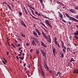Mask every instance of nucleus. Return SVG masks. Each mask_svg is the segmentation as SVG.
<instances>
[{
	"mask_svg": "<svg viewBox=\"0 0 78 78\" xmlns=\"http://www.w3.org/2000/svg\"><path fill=\"white\" fill-rule=\"evenodd\" d=\"M40 2L41 3H43V2H42V0H40Z\"/></svg>",
	"mask_w": 78,
	"mask_h": 78,
	"instance_id": "obj_47",
	"label": "nucleus"
},
{
	"mask_svg": "<svg viewBox=\"0 0 78 78\" xmlns=\"http://www.w3.org/2000/svg\"><path fill=\"white\" fill-rule=\"evenodd\" d=\"M26 64H27L26 63H25L23 65L24 67H25V66H26Z\"/></svg>",
	"mask_w": 78,
	"mask_h": 78,
	"instance_id": "obj_41",
	"label": "nucleus"
},
{
	"mask_svg": "<svg viewBox=\"0 0 78 78\" xmlns=\"http://www.w3.org/2000/svg\"><path fill=\"white\" fill-rule=\"evenodd\" d=\"M62 21H63V22H65V23H66V20H64V19H62Z\"/></svg>",
	"mask_w": 78,
	"mask_h": 78,
	"instance_id": "obj_34",
	"label": "nucleus"
},
{
	"mask_svg": "<svg viewBox=\"0 0 78 78\" xmlns=\"http://www.w3.org/2000/svg\"><path fill=\"white\" fill-rule=\"evenodd\" d=\"M41 51L43 55V56H44V57H45V58H46V53L44 52V50L42 49H41Z\"/></svg>",
	"mask_w": 78,
	"mask_h": 78,
	"instance_id": "obj_2",
	"label": "nucleus"
},
{
	"mask_svg": "<svg viewBox=\"0 0 78 78\" xmlns=\"http://www.w3.org/2000/svg\"><path fill=\"white\" fill-rule=\"evenodd\" d=\"M11 45H12V46H13V47L16 48V47H15V46H14V45H13V44H12Z\"/></svg>",
	"mask_w": 78,
	"mask_h": 78,
	"instance_id": "obj_43",
	"label": "nucleus"
},
{
	"mask_svg": "<svg viewBox=\"0 0 78 78\" xmlns=\"http://www.w3.org/2000/svg\"><path fill=\"white\" fill-rule=\"evenodd\" d=\"M25 11L26 14H28V12H27V10L26 9H25Z\"/></svg>",
	"mask_w": 78,
	"mask_h": 78,
	"instance_id": "obj_35",
	"label": "nucleus"
},
{
	"mask_svg": "<svg viewBox=\"0 0 78 78\" xmlns=\"http://www.w3.org/2000/svg\"><path fill=\"white\" fill-rule=\"evenodd\" d=\"M35 13L36 14H37V15L38 14V13L37 12V11H35Z\"/></svg>",
	"mask_w": 78,
	"mask_h": 78,
	"instance_id": "obj_48",
	"label": "nucleus"
},
{
	"mask_svg": "<svg viewBox=\"0 0 78 78\" xmlns=\"http://www.w3.org/2000/svg\"><path fill=\"white\" fill-rule=\"evenodd\" d=\"M75 18L76 19H78V15H76V16H75Z\"/></svg>",
	"mask_w": 78,
	"mask_h": 78,
	"instance_id": "obj_31",
	"label": "nucleus"
},
{
	"mask_svg": "<svg viewBox=\"0 0 78 78\" xmlns=\"http://www.w3.org/2000/svg\"><path fill=\"white\" fill-rule=\"evenodd\" d=\"M45 22L47 24V25H48L49 23V22H48V21L47 20H46L45 21Z\"/></svg>",
	"mask_w": 78,
	"mask_h": 78,
	"instance_id": "obj_25",
	"label": "nucleus"
},
{
	"mask_svg": "<svg viewBox=\"0 0 78 78\" xmlns=\"http://www.w3.org/2000/svg\"><path fill=\"white\" fill-rule=\"evenodd\" d=\"M55 51H56V49H55L54 48L53 49V54H54L55 56Z\"/></svg>",
	"mask_w": 78,
	"mask_h": 78,
	"instance_id": "obj_20",
	"label": "nucleus"
},
{
	"mask_svg": "<svg viewBox=\"0 0 78 78\" xmlns=\"http://www.w3.org/2000/svg\"><path fill=\"white\" fill-rule=\"evenodd\" d=\"M28 72H29V70L27 71L26 72V73H28Z\"/></svg>",
	"mask_w": 78,
	"mask_h": 78,
	"instance_id": "obj_60",
	"label": "nucleus"
},
{
	"mask_svg": "<svg viewBox=\"0 0 78 78\" xmlns=\"http://www.w3.org/2000/svg\"><path fill=\"white\" fill-rule=\"evenodd\" d=\"M48 25L49 27H50V28H52V26H51V24H50L49 23L48 24Z\"/></svg>",
	"mask_w": 78,
	"mask_h": 78,
	"instance_id": "obj_23",
	"label": "nucleus"
},
{
	"mask_svg": "<svg viewBox=\"0 0 78 78\" xmlns=\"http://www.w3.org/2000/svg\"><path fill=\"white\" fill-rule=\"evenodd\" d=\"M74 73H78V69H76L74 70L73 71Z\"/></svg>",
	"mask_w": 78,
	"mask_h": 78,
	"instance_id": "obj_10",
	"label": "nucleus"
},
{
	"mask_svg": "<svg viewBox=\"0 0 78 78\" xmlns=\"http://www.w3.org/2000/svg\"><path fill=\"white\" fill-rule=\"evenodd\" d=\"M19 14L20 16H22V12H20L19 13Z\"/></svg>",
	"mask_w": 78,
	"mask_h": 78,
	"instance_id": "obj_27",
	"label": "nucleus"
},
{
	"mask_svg": "<svg viewBox=\"0 0 78 78\" xmlns=\"http://www.w3.org/2000/svg\"><path fill=\"white\" fill-rule=\"evenodd\" d=\"M34 40L35 41H37V38H34Z\"/></svg>",
	"mask_w": 78,
	"mask_h": 78,
	"instance_id": "obj_45",
	"label": "nucleus"
},
{
	"mask_svg": "<svg viewBox=\"0 0 78 78\" xmlns=\"http://www.w3.org/2000/svg\"><path fill=\"white\" fill-rule=\"evenodd\" d=\"M42 34L43 35L44 37H45V39H48V37H47V35H45V34L44 33L43 31H42Z\"/></svg>",
	"mask_w": 78,
	"mask_h": 78,
	"instance_id": "obj_5",
	"label": "nucleus"
},
{
	"mask_svg": "<svg viewBox=\"0 0 78 78\" xmlns=\"http://www.w3.org/2000/svg\"><path fill=\"white\" fill-rule=\"evenodd\" d=\"M61 73H60V72H58V76L59 77V76H60V75H61Z\"/></svg>",
	"mask_w": 78,
	"mask_h": 78,
	"instance_id": "obj_28",
	"label": "nucleus"
},
{
	"mask_svg": "<svg viewBox=\"0 0 78 78\" xmlns=\"http://www.w3.org/2000/svg\"><path fill=\"white\" fill-rule=\"evenodd\" d=\"M57 3L58 4V5H61V4H62V3L61 2H59V1H58L57 2Z\"/></svg>",
	"mask_w": 78,
	"mask_h": 78,
	"instance_id": "obj_21",
	"label": "nucleus"
},
{
	"mask_svg": "<svg viewBox=\"0 0 78 78\" xmlns=\"http://www.w3.org/2000/svg\"><path fill=\"white\" fill-rule=\"evenodd\" d=\"M20 46H21V45L20 44H19L18 45V47H20Z\"/></svg>",
	"mask_w": 78,
	"mask_h": 78,
	"instance_id": "obj_58",
	"label": "nucleus"
},
{
	"mask_svg": "<svg viewBox=\"0 0 78 78\" xmlns=\"http://www.w3.org/2000/svg\"><path fill=\"white\" fill-rule=\"evenodd\" d=\"M4 3H5V4H6V5H7L9 8L10 9H11V7H10L9 5H8V4H7V3H6V2H4L3 4H4Z\"/></svg>",
	"mask_w": 78,
	"mask_h": 78,
	"instance_id": "obj_13",
	"label": "nucleus"
},
{
	"mask_svg": "<svg viewBox=\"0 0 78 78\" xmlns=\"http://www.w3.org/2000/svg\"><path fill=\"white\" fill-rule=\"evenodd\" d=\"M74 8L75 9H78V7L76 6L74 7Z\"/></svg>",
	"mask_w": 78,
	"mask_h": 78,
	"instance_id": "obj_30",
	"label": "nucleus"
},
{
	"mask_svg": "<svg viewBox=\"0 0 78 78\" xmlns=\"http://www.w3.org/2000/svg\"><path fill=\"white\" fill-rule=\"evenodd\" d=\"M35 31H36L37 32V33L39 35V36H40V35H41V33H40V32H39L38 31V30H37V29H35Z\"/></svg>",
	"mask_w": 78,
	"mask_h": 78,
	"instance_id": "obj_14",
	"label": "nucleus"
},
{
	"mask_svg": "<svg viewBox=\"0 0 78 78\" xmlns=\"http://www.w3.org/2000/svg\"><path fill=\"white\" fill-rule=\"evenodd\" d=\"M63 48H64V49H65V50H66V49H67L66 47L65 46H64V47H63Z\"/></svg>",
	"mask_w": 78,
	"mask_h": 78,
	"instance_id": "obj_50",
	"label": "nucleus"
},
{
	"mask_svg": "<svg viewBox=\"0 0 78 78\" xmlns=\"http://www.w3.org/2000/svg\"><path fill=\"white\" fill-rule=\"evenodd\" d=\"M69 48H67V51L68 52V50H69Z\"/></svg>",
	"mask_w": 78,
	"mask_h": 78,
	"instance_id": "obj_57",
	"label": "nucleus"
},
{
	"mask_svg": "<svg viewBox=\"0 0 78 78\" xmlns=\"http://www.w3.org/2000/svg\"><path fill=\"white\" fill-rule=\"evenodd\" d=\"M44 30H45V31H46V32H47V31H47L46 30V29H44Z\"/></svg>",
	"mask_w": 78,
	"mask_h": 78,
	"instance_id": "obj_59",
	"label": "nucleus"
},
{
	"mask_svg": "<svg viewBox=\"0 0 78 78\" xmlns=\"http://www.w3.org/2000/svg\"><path fill=\"white\" fill-rule=\"evenodd\" d=\"M72 36H71L69 37V39H71V40H72Z\"/></svg>",
	"mask_w": 78,
	"mask_h": 78,
	"instance_id": "obj_51",
	"label": "nucleus"
},
{
	"mask_svg": "<svg viewBox=\"0 0 78 78\" xmlns=\"http://www.w3.org/2000/svg\"><path fill=\"white\" fill-rule=\"evenodd\" d=\"M41 76H42V77H43L44 78H45V76H44V72H41Z\"/></svg>",
	"mask_w": 78,
	"mask_h": 78,
	"instance_id": "obj_19",
	"label": "nucleus"
},
{
	"mask_svg": "<svg viewBox=\"0 0 78 78\" xmlns=\"http://www.w3.org/2000/svg\"><path fill=\"white\" fill-rule=\"evenodd\" d=\"M21 24L22 25H23V26H24V27H26V25H25V24L23 22V21H21Z\"/></svg>",
	"mask_w": 78,
	"mask_h": 78,
	"instance_id": "obj_12",
	"label": "nucleus"
},
{
	"mask_svg": "<svg viewBox=\"0 0 78 78\" xmlns=\"http://www.w3.org/2000/svg\"><path fill=\"white\" fill-rule=\"evenodd\" d=\"M46 40L47 41V42H50V43H51V38L50 37H49V38H47L46 39Z\"/></svg>",
	"mask_w": 78,
	"mask_h": 78,
	"instance_id": "obj_7",
	"label": "nucleus"
},
{
	"mask_svg": "<svg viewBox=\"0 0 78 78\" xmlns=\"http://www.w3.org/2000/svg\"><path fill=\"white\" fill-rule=\"evenodd\" d=\"M76 27H77V28H78V25H76Z\"/></svg>",
	"mask_w": 78,
	"mask_h": 78,
	"instance_id": "obj_64",
	"label": "nucleus"
},
{
	"mask_svg": "<svg viewBox=\"0 0 78 78\" xmlns=\"http://www.w3.org/2000/svg\"><path fill=\"white\" fill-rule=\"evenodd\" d=\"M60 55H61L60 57L62 58H64V54L63 53L61 54V53H60Z\"/></svg>",
	"mask_w": 78,
	"mask_h": 78,
	"instance_id": "obj_17",
	"label": "nucleus"
},
{
	"mask_svg": "<svg viewBox=\"0 0 78 78\" xmlns=\"http://www.w3.org/2000/svg\"><path fill=\"white\" fill-rule=\"evenodd\" d=\"M74 34L75 35H78V32L74 33Z\"/></svg>",
	"mask_w": 78,
	"mask_h": 78,
	"instance_id": "obj_29",
	"label": "nucleus"
},
{
	"mask_svg": "<svg viewBox=\"0 0 78 78\" xmlns=\"http://www.w3.org/2000/svg\"><path fill=\"white\" fill-rule=\"evenodd\" d=\"M19 58H20V59L21 60H23V59H24V57H22V58L20 57Z\"/></svg>",
	"mask_w": 78,
	"mask_h": 78,
	"instance_id": "obj_24",
	"label": "nucleus"
},
{
	"mask_svg": "<svg viewBox=\"0 0 78 78\" xmlns=\"http://www.w3.org/2000/svg\"><path fill=\"white\" fill-rule=\"evenodd\" d=\"M65 15L66 16V17H68V18H69V19L70 17V16H69V14H68L67 13H65Z\"/></svg>",
	"mask_w": 78,
	"mask_h": 78,
	"instance_id": "obj_16",
	"label": "nucleus"
},
{
	"mask_svg": "<svg viewBox=\"0 0 78 78\" xmlns=\"http://www.w3.org/2000/svg\"><path fill=\"white\" fill-rule=\"evenodd\" d=\"M30 8L32 9H34V8H33V7H32V6H30Z\"/></svg>",
	"mask_w": 78,
	"mask_h": 78,
	"instance_id": "obj_38",
	"label": "nucleus"
},
{
	"mask_svg": "<svg viewBox=\"0 0 78 78\" xmlns=\"http://www.w3.org/2000/svg\"><path fill=\"white\" fill-rule=\"evenodd\" d=\"M32 51H33V49H31L30 50V53H31V52H32Z\"/></svg>",
	"mask_w": 78,
	"mask_h": 78,
	"instance_id": "obj_52",
	"label": "nucleus"
},
{
	"mask_svg": "<svg viewBox=\"0 0 78 78\" xmlns=\"http://www.w3.org/2000/svg\"><path fill=\"white\" fill-rule=\"evenodd\" d=\"M62 48H64V44L63 42H62Z\"/></svg>",
	"mask_w": 78,
	"mask_h": 78,
	"instance_id": "obj_22",
	"label": "nucleus"
},
{
	"mask_svg": "<svg viewBox=\"0 0 78 78\" xmlns=\"http://www.w3.org/2000/svg\"><path fill=\"white\" fill-rule=\"evenodd\" d=\"M61 5H62V6H64V4H63L62 3L61 4Z\"/></svg>",
	"mask_w": 78,
	"mask_h": 78,
	"instance_id": "obj_63",
	"label": "nucleus"
},
{
	"mask_svg": "<svg viewBox=\"0 0 78 78\" xmlns=\"http://www.w3.org/2000/svg\"><path fill=\"white\" fill-rule=\"evenodd\" d=\"M7 55H9V52L8 51L7 52Z\"/></svg>",
	"mask_w": 78,
	"mask_h": 78,
	"instance_id": "obj_53",
	"label": "nucleus"
},
{
	"mask_svg": "<svg viewBox=\"0 0 78 78\" xmlns=\"http://www.w3.org/2000/svg\"><path fill=\"white\" fill-rule=\"evenodd\" d=\"M69 50L70 51H71L72 52V51L70 50V48H69Z\"/></svg>",
	"mask_w": 78,
	"mask_h": 78,
	"instance_id": "obj_61",
	"label": "nucleus"
},
{
	"mask_svg": "<svg viewBox=\"0 0 78 78\" xmlns=\"http://www.w3.org/2000/svg\"><path fill=\"white\" fill-rule=\"evenodd\" d=\"M41 24H42V25H43L44 26V27H45V28H46V27H45V24H44V23H42Z\"/></svg>",
	"mask_w": 78,
	"mask_h": 78,
	"instance_id": "obj_33",
	"label": "nucleus"
},
{
	"mask_svg": "<svg viewBox=\"0 0 78 78\" xmlns=\"http://www.w3.org/2000/svg\"><path fill=\"white\" fill-rule=\"evenodd\" d=\"M69 11H70L71 12H72V13H73L74 14H76V11L75 10L71 9H70L69 10Z\"/></svg>",
	"mask_w": 78,
	"mask_h": 78,
	"instance_id": "obj_4",
	"label": "nucleus"
},
{
	"mask_svg": "<svg viewBox=\"0 0 78 78\" xmlns=\"http://www.w3.org/2000/svg\"><path fill=\"white\" fill-rule=\"evenodd\" d=\"M2 61L5 65H6V64H5V62H4V61H3V60H2Z\"/></svg>",
	"mask_w": 78,
	"mask_h": 78,
	"instance_id": "obj_40",
	"label": "nucleus"
},
{
	"mask_svg": "<svg viewBox=\"0 0 78 78\" xmlns=\"http://www.w3.org/2000/svg\"><path fill=\"white\" fill-rule=\"evenodd\" d=\"M46 67L47 69V70H48V66H46Z\"/></svg>",
	"mask_w": 78,
	"mask_h": 78,
	"instance_id": "obj_46",
	"label": "nucleus"
},
{
	"mask_svg": "<svg viewBox=\"0 0 78 78\" xmlns=\"http://www.w3.org/2000/svg\"><path fill=\"white\" fill-rule=\"evenodd\" d=\"M58 13L59 14V17L61 18L62 19H63V15L60 13V12H58Z\"/></svg>",
	"mask_w": 78,
	"mask_h": 78,
	"instance_id": "obj_6",
	"label": "nucleus"
},
{
	"mask_svg": "<svg viewBox=\"0 0 78 78\" xmlns=\"http://www.w3.org/2000/svg\"><path fill=\"white\" fill-rule=\"evenodd\" d=\"M71 60L72 61H74V60H73V58H72Z\"/></svg>",
	"mask_w": 78,
	"mask_h": 78,
	"instance_id": "obj_54",
	"label": "nucleus"
},
{
	"mask_svg": "<svg viewBox=\"0 0 78 78\" xmlns=\"http://www.w3.org/2000/svg\"><path fill=\"white\" fill-rule=\"evenodd\" d=\"M59 74V72H58V73H56L55 75L56 76H58V75Z\"/></svg>",
	"mask_w": 78,
	"mask_h": 78,
	"instance_id": "obj_39",
	"label": "nucleus"
},
{
	"mask_svg": "<svg viewBox=\"0 0 78 78\" xmlns=\"http://www.w3.org/2000/svg\"><path fill=\"white\" fill-rule=\"evenodd\" d=\"M74 37H75V38H76V39H77L78 40V37H77V36H74Z\"/></svg>",
	"mask_w": 78,
	"mask_h": 78,
	"instance_id": "obj_37",
	"label": "nucleus"
},
{
	"mask_svg": "<svg viewBox=\"0 0 78 78\" xmlns=\"http://www.w3.org/2000/svg\"><path fill=\"white\" fill-rule=\"evenodd\" d=\"M33 33V34L34 36H35L37 37H38V35H37V34H36V33L34 31Z\"/></svg>",
	"mask_w": 78,
	"mask_h": 78,
	"instance_id": "obj_9",
	"label": "nucleus"
},
{
	"mask_svg": "<svg viewBox=\"0 0 78 78\" xmlns=\"http://www.w3.org/2000/svg\"><path fill=\"white\" fill-rule=\"evenodd\" d=\"M63 52L65 53V52L66 51L64 50V49H63Z\"/></svg>",
	"mask_w": 78,
	"mask_h": 78,
	"instance_id": "obj_44",
	"label": "nucleus"
},
{
	"mask_svg": "<svg viewBox=\"0 0 78 78\" xmlns=\"http://www.w3.org/2000/svg\"><path fill=\"white\" fill-rule=\"evenodd\" d=\"M30 16H32V17H33V18H34V19H36V20H37L38 19H37V18H35L34 16H33V15H31V13H30Z\"/></svg>",
	"mask_w": 78,
	"mask_h": 78,
	"instance_id": "obj_18",
	"label": "nucleus"
},
{
	"mask_svg": "<svg viewBox=\"0 0 78 78\" xmlns=\"http://www.w3.org/2000/svg\"><path fill=\"white\" fill-rule=\"evenodd\" d=\"M37 15L38 16H41V15L40 14H38H38H37Z\"/></svg>",
	"mask_w": 78,
	"mask_h": 78,
	"instance_id": "obj_62",
	"label": "nucleus"
},
{
	"mask_svg": "<svg viewBox=\"0 0 78 78\" xmlns=\"http://www.w3.org/2000/svg\"><path fill=\"white\" fill-rule=\"evenodd\" d=\"M22 36H23V37H25V35L23 34H22Z\"/></svg>",
	"mask_w": 78,
	"mask_h": 78,
	"instance_id": "obj_32",
	"label": "nucleus"
},
{
	"mask_svg": "<svg viewBox=\"0 0 78 78\" xmlns=\"http://www.w3.org/2000/svg\"><path fill=\"white\" fill-rule=\"evenodd\" d=\"M16 58H17V59H18V60H19V58H18V56H16Z\"/></svg>",
	"mask_w": 78,
	"mask_h": 78,
	"instance_id": "obj_56",
	"label": "nucleus"
},
{
	"mask_svg": "<svg viewBox=\"0 0 78 78\" xmlns=\"http://www.w3.org/2000/svg\"><path fill=\"white\" fill-rule=\"evenodd\" d=\"M41 45L43 46V47H45V48H46L47 47V46L46 45H45L44 44V43L42 42V41H41Z\"/></svg>",
	"mask_w": 78,
	"mask_h": 78,
	"instance_id": "obj_11",
	"label": "nucleus"
},
{
	"mask_svg": "<svg viewBox=\"0 0 78 78\" xmlns=\"http://www.w3.org/2000/svg\"><path fill=\"white\" fill-rule=\"evenodd\" d=\"M29 45H30V44H29V43H27L26 44L27 46H29Z\"/></svg>",
	"mask_w": 78,
	"mask_h": 78,
	"instance_id": "obj_42",
	"label": "nucleus"
},
{
	"mask_svg": "<svg viewBox=\"0 0 78 78\" xmlns=\"http://www.w3.org/2000/svg\"><path fill=\"white\" fill-rule=\"evenodd\" d=\"M43 16L44 18H45L46 19H49V20H53V19H50L49 18L47 17L46 16H45L44 15H43Z\"/></svg>",
	"mask_w": 78,
	"mask_h": 78,
	"instance_id": "obj_15",
	"label": "nucleus"
},
{
	"mask_svg": "<svg viewBox=\"0 0 78 78\" xmlns=\"http://www.w3.org/2000/svg\"><path fill=\"white\" fill-rule=\"evenodd\" d=\"M32 45H35V46L36 45V43H35V42L34 40L32 41Z\"/></svg>",
	"mask_w": 78,
	"mask_h": 78,
	"instance_id": "obj_8",
	"label": "nucleus"
},
{
	"mask_svg": "<svg viewBox=\"0 0 78 78\" xmlns=\"http://www.w3.org/2000/svg\"><path fill=\"white\" fill-rule=\"evenodd\" d=\"M69 25H71V23L70 22H69Z\"/></svg>",
	"mask_w": 78,
	"mask_h": 78,
	"instance_id": "obj_55",
	"label": "nucleus"
},
{
	"mask_svg": "<svg viewBox=\"0 0 78 78\" xmlns=\"http://www.w3.org/2000/svg\"><path fill=\"white\" fill-rule=\"evenodd\" d=\"M21 49H22V48H19V51H20V50H21Z\"/></svg>",
	"mask_w": 78,
	"mask_h": 78,
	"instance_id": "obj_49",
	"label": "nucleus"
},
{
	"mask_svg": "<svg viewBox=\"0 0 78 78\" xmlns=\"http://www.w3.org/2000/svg\"><path fill=\"white\" fill-rule=\"evenodd\" d=\"M69 20H73V21H74V22H78V20L73 17H70L69 18Z\"/></svg>",
	"mask_w": 78,
	"mask_h": 78,
	"instance_id": "obj_3",
	"label": "nucleus"
},
{
	"mask_svg": "<svg viewBox=\"0 0 78 78\" xmlns=\"http://www.w3.org/2000/svg\"><path fill=\"white\" fill-rule=\"evenodd\" d=\"M31 12L33 15H34V12H33V10H32L31 11Z\"/></svg>",
	"mask_w": 78,
	"mask_h": 78,
	"instance_id": "obj_36",
	"label": "nucleus"
},
{
	"mask_svg": "<svg viewBox=\"0 0 78 78\" xmlns=\"http://www.w3.org/2000/svg\"><path fill=\"white\" fill-rule=\"evenodd\" d=\"M36 53L37 54H39V50H36Z\"/></svg>",
	"mask_w": 78,
	"mask_h": 78,
	"instance_id": "obj_26",
	"label": "nucleus"
},
{
	"mask_svg": "<svg viewBox=\"0 0 78 78\" xmlns=\"http://www.w3.org/2000/svg\"><path fill=\"white\" fill-rule=\"evenodd\" d=\"M57 39H58L56 37H55L54 38V42H55V44L56 45H58V47L61 48V46L59 45V43L57 42Z\"/></svg>",
	"mask_w": 78,
	"mask_h": 78,
	"instance_id": "obj_1",
	"label": "nucleus"
}]
</instances>
